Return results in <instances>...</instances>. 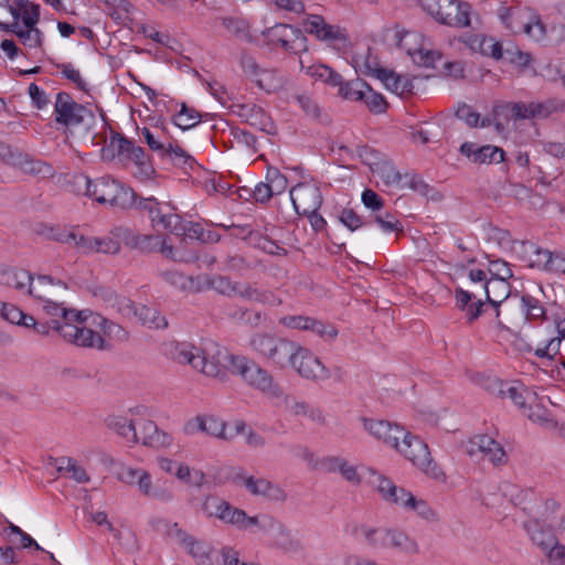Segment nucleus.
<instances>
[{
  "mask_svg": "<svg viewBox=\"0 0 565 565\" xmlns=\"http://www.w3.org/2000/svg\"><path fill=\"white\" fill-rule=\"evenodd\" d=\"M276 520L269 515H255L248 516L243 510V515L239 516L237 529L246 531H270Z\"/></svg>",
  "mask_w": 565,
  "mask_h": 565,
  "instance_id": "51",
  "label": "nucleus"
},
{
  "mask_svg": "<svg viewBox=\"0 0 565 565\" xmlns=\"http://www.w3.org/2000/svg\"><path fill=\"white\" fill-rule=\"evenodd\" d=\"M199 121V113L195 109L188 108L185 105H182L174 116V124L183 130L194 127Z\"/></svg>",
  "mask_w": 565,
  "mask_h": 565,
  "instance_id": "60",
  "label": "nucleus"
},
{
  "mask_svg": "<svg viewBox=\"0 0 565 565\" xmlns=\"http://www.w3.org/2000/svg\"><path fill=\"white\" fill-rule=\"evenodd\" d=\"M532 541L547 554L556 547H562L554 533L547 529H539L532 532Z\"/></svg>",
  "mask_w": 565,
  "mask_h": 565,
  "instance_id": "55",
  "label": "nucleus"
},
{
  "mask_svg": "<svg viewBox=\"0 0 565 565\" xmlns=\"http://www.w3.org/2000/svg\"><path fill=\"white\" fill-rule=\"evenodd\" d=\"M111 145L117 147L121 156L132 162L134 167L131 171L136 179L146 182L153 178L156 172L154 168L141 147L136 146L134 142L119 135L113 136Z\"/></svg>",
  "mask_w": 565,
  "mask_h": 565,
  "instance_id": "15",
  "label": "nucleus"
},
{
  "mask_svg": "<svg viewBox=\"0 0 565 565\" xmlns=\"http://www.w3.org/2000/svg\"><path fill=\"white\" fill-rule=\"evenodd\" d=\"M556 328L558 337L548 340L544 347L537 348L534 352L537 358L552 359L558 353L561 340H565V318L557 322Z\"/></svg>",
  "mask_w": 565,
  "mask_h": 565,
  "instance_id": "53",
  "label": "nucleus"
},
{
  "mask_svg": "<svg viewBox=\"0 0 565 565\" xmlns=\"http://www.w3.org/2000/svg\"><path fill=\"white\" fill-rule=\"evenodd\" d=\"M303 26L309 34L315 35L319 41L332 45L345 43V36L340 29L327 23L319 14H309L303 21Z\"/></svg>",
  "mask_w": 565,
  "mask_h": 565,
  "instance_id": "28",
  "label": "nucleus"
},
{
  "mask_svg": "<svg viewBox=\"0 0 565 565\" xmlns=\"http://www.w3.org/2000/svg\"><path fill=\"white\" fill-rule=\"evenodd\" d=\"M351 535L359 542L373 550H385L387 527H375L366 523H354Z\"/></svg>",
  "mask_w": 565,
  "mask_h": 565,
  "instance_id": "33",
  "label": "nucleus"
},
{
  "mask_svg": "<svg viewBox=\"0 0 565 565\" xmlns=\"http://www.w3.org/2000/svg\"><path fill=\"white\" fill-rule=\"evenodd\" d=\"M362 424L364 430L372 437L394 450L398 449L401 441L408 436V430L404 426L390 420L363 418Z\"/></svg>",
  "mask_w": 565,
  "mask_h": 565,
  "instance_id": "17",
  "label": "nucleus"
},
{
  "mask_svg": "<svg viewBox=\"0 0 565 565\" xmlns=\"http://www.w3.org/2000/svg\"><path fill=\"white\" fill-rule=\"evenodd\" d=\"M366 83L360 79L344 82L341 77V84L337 85L338 95L343 99L350 102H361L363 99V93L366 87Z\"/></svg>",
  "mask_w": 565,
  "mask_h": 565,
  "instance_id": "52",
  "label": "nucleus"
},
{
  "mask_svg": "<svg viewBox=\"0 0 565 565\" xmlns=\"http://www.w3.org/2000/svg\"><path fill=\"white\" fill-rule=\"evenodd\" d=\"M85 326L93 330V327H98L103 333L111 340L125 341L128 337L125 329L111 321H108L98 313L86 310L85 313Z\"/></svg>",
  "mask_w": 565,
  "mask_h": 565,
  "instance_id": "39",
  "label": "nucleus"
},
{
  "mask_svg": "<svg viewBox=\"0 0 565 565\" xmlns=\"http://www.w3.org/2000/svg\"><path fill=\"white\" fill-rule=\"evenodd\" d=\"M105 423L110 430H114L128 441L134 444L139 443L137 433L138 417L130 415L129 413L126 416L110 415L105 419Z\"/></svg>",
  "mask_w": 565,
  "mask_h": 565,
  "instance_id": "37",
  "label": "nucleus"
},
{
  "mask_svg": "<svg viewBox=\"0 0 565 565\" xmlns=\"http://www.w3.org/2000/svg\"><path fill=\"white\" fill-rule=\"evenodd\" d=\"M396 44L417 66L434 68L441 58V54L433 50L425 36L416 31L397 32Z\"/></svg>",
  "mask_w": 565,
  "mask_h": 565,
  "instance_id": "10",
  "label": "nucleus"
},
{
  "mask_svg": "<svg viewBox=\"0 0 565 565\" xmlns=\"http://www.w3.org/2000/svg\"><path fill=\"white\" fill-rule=\"evenodd\" d=\"M372 74L382 82L387 90L397 96L404 97L414 89V78L408 75L398 74L383 67L374 68Z\"/></svg>",
  "mask_w": 565,
  "mask_h": 565,
  "instance_id": "31",
  "label": "nucleus"
},
{
  "mask_svg": "<svg viewBox=\"0 0 565 565\" xmlns=\"http://www.w3.org/2000/svg\"><path fill=\"white\" fill-rule=\"evenodd\" d=\"M484 42V34H469L449 40V46L459 47L461 44L467 46L471 52L479 53Z\"/></svg>",
  "mask_w": 565,
  "mask_h": 565,
  "instance_id": "61",
  "label": "nucleus"
},
{
  "mask_svg": "<svg viewBox=\"0 0 565 565\" xmlns=\"http://www.w3.org/2000/svg\"><path fill=\"white\" fill-rule=\"evenodd\" d=\"M287 365L309 381L322 382L331 376L330 370L315 353L296 342L288 354Z\"/></svg>",
  "mask_w": 565,
  "mask_h": 565,
  "instance_id": "11",
  "label": "nucleus"
},
{
  "mask_svg": "<svg viewBox=\"0 0 565 565\" xmlns=\"http://www.w3.org/2000/svg\"><path fill=\"white\" fill-rule=\"evenodd\" d=\"M203 510L207 516L215 518L236 527L239 522V516L243 515V510L237 509L228 502L215 497L207 498L204 501Z\"/></svg>",
  "mask_w": 565,
  "mask_h": 565,
  "instance_id": "32",
  "label": "nucleus"
},
{
  "mask_svg": "<svg viewBox=\"0 0 565 565\" xmlns=\"http://www.w3.org/2000/svg\"><path fill=\"white\" fill-rule=\"evenodd\" d=\"M18 3L19 8H14L9 0H0V7L7 9L12 17L11 22L0 21V30L14 34L26 49H42L44 34L38 28L40 6L21 0Z\"/></svg>",
  "mask_w": 565,
  "mask_h": 565,
  "instance_id": "3",
  "label": "nucleus"
},
{
  "mask_svg": "<svg viewBox=\"0 0 565 565\" xmlns=\"http://www.w3.org/2000/svg\"><path fill=\"white\" fill-rule=\"evenodd\" d=\"M150 524L157 533L166 535L181 546H183L192 537V535L188 534L183 529H181L177 522H171L162 518H156L151 520Z\"/></svg>",
  "mask_w": 565,
  "mask_h": 565,
  "instance_id": "46",
  "label": "nucleus"
},
{
  "mask_svg": "<svg viewBox=\"0 0 565 565\" xmlns=\"http://www.w3.org/2000/svg\"><path fill=\"white\" fill-rule=\"evenodd\" d=\"M482 385L490 394L509 398L521 409H526L527 405L535 401V394L522 384L503 382L497 377H487Z\"/></svg>",
  "mask_w": 565,
  "mask_h": 565,
  "instance_id": "18",
  "label": "nucleus"
},
{
  "mask_svg": "<svg viewBox=\"0 0 565 565\" xmlns=\"http://www.w3.org/2000/svg\"><path fill=\"white\" fill-rule=\"evenodd\" d=\"M396 451L426 477L436 481H444L446 476L441 468L434 461L429 448L418 436L408 431L407 438L401 441Z\"/></svg>",
  "mask_w": 565,
  "mask_h": 565,
  "instance_id": "8",
  "label": "nucleus"
},
{
  "mask_svg": "<svg viewBox=\"0 0 565 565\" xmlns=\"http://www.w3.org/2000/svg\"><path fill=\"white\" fill-rule=\"evenodd\" d=\"M499 18L513 33L523 32L529 39L542 42L547 39V30L536 11L527 7H500Z\"/></svg>",
  "mask_w": 565,
  "mask_h": 565,
  "instance_id": "7",
  "label": "nucleus"
},
{
  "mask_svg": "<svg viewBox=\"0 0 565 565\" xmlns=\"http://www.w3.org/2000/svg\"><path fill=\"white\" fill-rule=\"evenodd\" d=\"M44 297H33L38 306L44 313L51 318L53 330L57 331L66 341L78 347L107 350L109 343L99 332L90 330L85 326L86 310L75 311L64 307L58 301L60 296L55 295L54 289L50 288L47 292L39 291Z\"/></svg>",
  "mask_w": 565,
  "mask_h": 565,
  "instance_id": "2",
  "label": "nucleus"
},
{
  "mask_svg": "<svg viewBox=\"0 0 565 565\" xmlns=\"http://www.w3.org/2000/svg\"><path fill=\"white\" fill-rule=\"evenodd\" d=\"M270 532L274 545L284 553L296 555L305 550L301 534L281 522L276 520Z\"/></svg>",
  "mask_w": 565,
  "mask_h": 565,
  "instance_id": "29",
  "label": "nucleus"
},
{
  "mask_svg": "<svg viewBox=\"0 0 565 565\" xmlns=\"http://www.w3.org/2000/svg\"><path fill=\"white\" fill-rule=\"evenodd\" d=\"M513 307L519 310V315L510 318V322L514 326L525 324L532 320L543 318L545 315V310L540 301L530 295H523L520 298L514 297L505 305L508 310H511Z\"/></svg>",
  "mask_w": 565,
  "mask_h": 565,
  "instance_id": "27",
  "label": "nucleus"
},
{
  "mask_svg": "<svg viewBox=\"0 0 565 565\" xmlns=\"http://www.w3.org/2000/svg\"><path fill=\"white\" fill-rule=\"evenodd\" d=\"M156 465L160 471L174 476L182 482H191L192 469L185 462L161 455L156 457Z\"/></svg>",
  "mask_w": 565,
  "mask_h": 565,
  "instance_id": "43",
  "label": "nucleus"
},
{
  "mask_svg": "<svg viewBox=\"0 0 565 565\" xmlns=\"http://www.w3.org/2000/svg\"><path fill=\"white\" fill-rule=\"evenodd\" d=\"M363 102L370 111L375 114L384 113L386 109V102L382 94L374 92L369 85H366L365 90L363 93Z\"/></svg>",
  "mask_w": 565,
  "mask_h": 565,
  "instance_id": "58",
  "label": "nucleus"
},
{
  "mask_svg": "<svg viewBox=\"0 0 565 565\" xmlns=\"http://www.w3.org/2000/svg\"><path fill=\"white\" fill-rule=\"evenodd\" d=\"M55 238L63 244L74 246L82 254H93L94 236H86L72 228L58 232Z\"/></svg>",
  "mask_w": 565,
  "mask_h": 565,
  "instance_id": "47",
  "label": "nucleus"
},
{
  "mask_svg": "<svg viewBox=\"0 0 565 565\" xmlns=\"http://www.w3.org/2000/svg\"><path fill=\"white\" fill-rule=\"evenodd\" d=\"M10 167L20 170L25 174H30L39 178H49L54 174V169L51 164L34 159L28 153L17 151L13 160H11Z\"/></svg>",
  "mask_w": 565,
  "mask_h": 565,
  "instance_id": "34",
  "label": "nucleus"
},
{
  "mask_svg": "<svg viewBox=\"0 0 565 565\" xmlns=\"http://www.w3.org/2000/svg\"><path fill=\"white\" fill-rule=\"evenodd\" d=\"M57 470L64 472L70 479H73L77 483H87L90 480L86 470L71 457L60 458Z\"/></svg>",
  "mask_w": 565,
  "mask_h": 565,
  "instance_id": "50",
  "label": "nucleus"
},
{
  "mask_svg": "<svg viewBox=\"0 0 565 565\" xmlns=\"http://www.w3.org/2000/svg\"><path fill=\"white\" fill-rule=\"evenodd\" d=\"M294 341L268 333H255L249 340L250 349L278 369L287 366Z\"/></svg>",
  "mask_w": 565,
  "mask_h": 565,
  "instance_id": "12",
  "label": "nucleus"
},
{
  "mask_svg": "<svg viewBox=\"0 0 565 565\" xmlns=\"http://www.w3.org/2000/svg\"><path fill=\"white\" fill-rule=\"evenodd\" d=\"M481 289L484 291L487 300L497 308L510 296V284L503 279H488Z\"/></svg>",
  "mask_w": 565,
  "mask_h": 565,
  "instance_id": "48",
  "label": "nucleus"
},
{
  "mask_svg": "<svg viewBox=\"0 0 565 565\" xmlns=\"http://www.w3.org/2000/svg\"><path fill=\"white\" fill-rule=\"evenodd\" d=\"M132 319L153 329L166 328L168 326L166 318L162 317L157 309L143 305L137 307Z\"/></svg>",
  "mask_w": 565,
  "mask_h": 565,
  "instance_id": "49",
  "label": "nucleus"
},
{
  "mask_svg": "<svg viewBox=\"0 0 565 565\" xmlns=\"http://www.w3.org/2000/svg\"><path fill=\"white\" fill-rule=\"evenodd\" d=\"M137 488L141 495L162 503H169L174 499L172 490L166 486L156 484L151 473L146 469L137 480Z\"/></svg>",
  "mask_w": 565,
  "mask_h": 565,
  "instance_id": "36",
  "label": "nucleus"
},
{
  "mask_svg": "<svg viewBox=\"0 0 565 565\" xmlns=\"http://www.w3.org/2000/svg\"><path fill=\"white\" fill-rule=\"evenodd\" d=\"M120 243L114 235L94 236L93 253L116 254Z\"/></svg>",
  "mask_w": 565,
  "mask_h": 565,
  "instance_id": "59",
  "label": "nucleus"
},
{
  "mask_svg": "<svg viewBox=\"0 0 565 565\" xmlns=\"http://www.w3.org/2000/svg\"><path fill=\"white\" fill-rule=\"evenodd\" d=\"M162 353L181 365H189L206 377L224 382L227 371L238 375L250 388L262 393L270 401L282 395V387L269 371L243 355H235L215 343L201 348L188 341H167Z\"/></svg>",
  "mask_w": 565,
  "mask_h": 565,
  "instance_id": "1",
  "label": "nucleus"
},
{
  "mask_svg": "<svg viewBox=\"0 0 565 565\" xmlns=\"http://www.w3.org/2000/svg\"><path fill=\"white\" fill-rule=\"evenodd\" d=\"M401 510L428 522L438 521V514L430 504L425 499L417 497L412 492H409L408 497L405 499Z\"/></svg>",
  "mask_w": 565,
  "mask_h": 565,
  "instance_id": "44",
  "label": "nucleus"
},
{
  "mask_svg": "<svg viewBox=\"0 0 565 565\" xmlns=\"http://www.w3.org/2000/svg\"><path fill=\"white\" fill-rule=\"evenodd\" d=\"M322 463L328 472L339 473L352 486H360L363 480V476L361 475L359 467L342 457H328Z\"/></svg>",
  "mask_w": 565,
  "mask_h": 565,
  "instance_id": "35",
  "label": "nucleus"
},
{
  "mask_svg": "<svg viewBox=\"0 0 565 565\" xmlns=\"http://www.w3.org/2000/svg\"><path fill=\"white\" fill-rule=\"evenodd\" d=\"M201 419L203 434L224 440H233L246 428V423L241 419L226 423L214 415H201Z\"/></svg>",
  "mask_w": 565,
  "mask_h": 565,
  "instance_id": "26",
  "label": "nucleus"
},
{
  "mask_svg": "<svg viewBox=\"0 0 565 565\" xmlns=\"http://www.w3.org/2000/svg\"><path fill=\"white\" fill-rule=\"evenodd\" d=\"M456 306L465 311L469 322L476 320L482 312V299L475 291L457 288L455 294Z\"/></svg>",
  "mask_w": 565,
  "mask_h": 565,
  "instance_id": "40",
  "label": "nucleus"
},
{
  "mask_svg": "<svg viewBox=\"0 0 565 565\" xmlns=\"http://www.w3.org/2000/svg\"><path fill=\"white\" fill-rule=\"evenodd\" d=\"M85 186V195L100 204H109L121 209H130L136 204L135 191L109 175L90 179L81 178Z\"/></svg>",
  "mask_w": 565,
  "mask_h": 565,
  "instance_id": "5",
  "label": "nucleus"
},
{
  "mask_svg": "<svg viewBox=\"0 0 565 565\" xmlns=\"http://www.w3.org/2000/svg\"><path fill=\"white\" fill-rule=\"evenodd\" d=\"M0 317L18 326H22L25 328H34L39 333H46V328L42 326L41 328H38L35 319L24 313L19 307H17L13 303H7L0 301Z\"/></svg>",
  "mask_w": 565,
  "mask_h": 565,
  "instance_id": "41",
  "label": "nucleus"
},
{
  "mask_svg": "<svg viewBox=\"0 0 565 565\" xmlns=\"http://www.w3.org/2000/svg\"><path fill=\"white\" fill-rule=\"evenodd\" d=\"M369 472L371 475L369 483L377 491L381 499L384 502L401 510L405 499L408 497L411 491L403 487L396 486L392 479L382 473H379L372 469H369Z\"/></svg>",
  "mask_w": 565,
  "mask_h": 565,
  "instance_id": "25",
  "label": "nucleus"
},
{
  "mask_svg": "<svg viewBox=\"0 0 565 565\" xmlns=\"http://www.w3.org/2000/svg\"><path fill=\"white\" fill-rule=\"evenodd\" d=\"M234 481L244 487L252 495L262 497L273 502H284L287 499V493L279 484L265 478L237 473Z\"/></svg>",
  "mask_w": 565,
  "mask_h": 565,
  "instance_id": "22",
  "label": "nucleus"
},
{
  "mask_svg": "<svg viewBox=\"0 0 565 565\" xmlns=\"http://www.w3.org/2000/svg\"><path fill=\"white\" fill-rule=\"evenodd\" d=\"M135 246L146 252H160L167 258L174 260L182 259L177 255L173 246L168 243V239L160 235H138L135 238Z\"/></svg>",
  "mask_w": 565,
  "mask_h": 565,
  "instance_id": "38",
  "label": "nucleus"
},
{
  "mask_svg": "<svg viewBox=\"0 0 565 565\" xmlns=\"http://www.w3.org/2000/svg\"><path fill=\"white\" fill-rule=\"evenodd\" d=\"M419 6L437 22L452 28L471 24V6L459 0H418Z\"/></svg>",
  "mask_w": 565,
  "mask_h": 565,
  "instance_id": "9",
  "label": "nucleus"
},
{
  "mask_svg": "<svg viewBox=\"0 0 565 565\" xmlns=\"http://www.w3.org/2000/svg\"><path fill=\"white\" fill-rule=\"evenodd\" d=\"M264 35L268 42L275 46H279L287 52L298 53L306 51L307 39L301 31L288 24L278 23L267 29Z\"/></svg>",
  "mask_w": 565,
  "mask_h": 565,
  "instance_id": "20",
  "label": "nucleus"
},
{
  "mask_svg": "<svg viewBox=\"0 0 565 565\" xmlns=\"http://www.w3.org/2000/svg\"><path fill=\"white\" fill-rule=\"evenodd\" d=\"M497 117L503 116L514 121L546 119L553 114L565 111V102L557 97L544 100L511 102L497 106Z\"/></svg>",
  "mask_w": 565,
  "mask_h": 565,
  "instance_id": "6",
  "label": "nucleus"
},
{
  "mask_svg": "<svg viewBox=\"0 0 565 565\" xmlns=\"http://www.w3.org/2000/svg\"><path fill=\"white\" fill-rule=\"evenodd\" d=\"M467 452L470 457L487 460L492 465H503L508 460L501 443L489 435L473 436L467 444Z\"/></svg>",
  "mask_w": 565,
  "mask_h": 565,
  "instance_id": "19",
  "label": "nucleus"
},
{
  "mask_svg": "<svg viewBox=\"0 0 565 565\" xmlns=\"http://www.w3.org/2000/svg\"><path fill=\"white\" fill-rule=\"evenodd\" d=\"M266 182L273 195L281 194L288 186L287 178L277 169H269L267 171Z\"/></svg>",
  "mask_w": 565,
  "mask_h": 565,
  "instance_id": "62",
  "label": "nucleus"
},
{
  "mask_svg": "<svg viewBox=\"0 0 565 565\" xmlns=\"http://www.w3.org/2000/svg\"><path fill=\"white\" fill-rule=\"evenodd\" d=\"M527 418L533 422L534 424H537L546 429H553L556 427L557 423L550 416V413L540 405H532L530 404L526 409Z\"/></svg>",
  "mask_w": 565,
  "mask_h": 565,
  "instance_id": "54",
  "label": "nucleus"
},
{
  "mask_svg": "<svg viewBox=\"0 0 565 565\" xmlns=\"http://www.w3.org/2000/svg\"><path fill=\"white\" fill-rule=\"evenodd\" d=\"M279 323L288 329L312 332L324 341H331L338 335L332 324L308 316H286L279 319Z\"/></svg>",
  "mask_w": 565,
  "mask_h": 565,
  "instance_id": "23",
  "label": "nucleus"
},
{
  "mask_svg": "<svg viewBox=\"0 0 565 565\" xmlns=\"http://www.w3.org/2000/svg\"><path fill=\"white\" fill-rule=\"evenodd\" d=\"M385 548H392L406 555H415L419 552L417 542L398 529H388Z\"/></svg>",
  "mask_w": 565,
  "mask_h": 565,
  "instance_id": "42",
  "label": "nucleus"
},
{
  "mask_svg": "<svg viewBox=\"0 0 565 565\" xmlns=\"http://www.w3.org/2000/svg\"><path fill=\"white\" fill-rule=\"evenodd\" d=\"M277 405H284L287 412L296 416L306 415L307 408L309 406L308 403L303 401H298L297 398L286 394L282 390V395L280 397H276L274 401Z\"/></svg>",
  "mask_w": 565,
  "mask_h": 565,
  "instance_id": "56",
  "label": "nucleus"
},
{
  "mask_svg": "<svg viewBox=\"0 0 565 565\" xmlns=\"http://www.w3.org/2000/svg\"><path fill=\"white\" fill-rule=\"evenodd\" d=\"M239 284L241 282H232L222 276L213 277L210 281V285L214 290L228 297H237Z\"/></svg>",
  "mask_w": 565,
  "mask_h": 565,
  "instance_id": "63",
  "label": "nucleus"
},
{
  "mask_svg": "<svg viewBox=\"0 0 565 565\" xmlns=\"http://www.w3.org/2000/svg\"><path fill=\"white\" fill-rule=\"evenodd\" d=\"M300 68L307 75L316 81H320L331 87H335L341 84V75L324 64H310L307 65L305 60L300 57Z\"/></svg>",
  "mask_w": 565,
  "mask_h": 565,
  "instance_id": "45",
  "label": "nucleus"
},
{
  "mask_svg": "<svg viewBox=\"0 0 565 565\" xmlns=\"http://www.w3.org/2000/svg\"><path fill=\"white\" fill-rule=\"evenodd\" d=\"M292 206L297 214L312 213L322 204V194L318 184L313 181L298 183L289 191Z\"/></svg>",
  "mask_w": 565,
  "mask_h": 565,
  "instance_id": "21",
  "label": "nucleus"
},
{
  "mask_svg": "<svg viewBox=\"0 0 565 565\" xmlns=\"http://www.w3.org/2000/svg\"><path fill=\"white\" fill-rule=\"evenodd\" d=\"M44 282V278H33L25 269L0 264V286L13 288L18 292L28 294L31 297H44L39 292Z\"/></svg>",
  "mask_w": 565,
  "mask_h": 565,
  "instance_id": "16",
  "label": "nucleus"
},
{
  "mask_svg": "<svg viewBox=\"0 0 565 565\" xmlns=\"http://www.w3.org/2000/svg\"><path fill=\"white\" fill-rule=\"evenodd\" d=\"M182 547L198 564H205L209 561V546L195 537L192 536Z\"/></svg>",
  "mask_w": 565,
  "mask_h": 565,
  "instance_id": "57",
  "label": "nucleus"
},
{
  "mask_svg": "<svg viewBox=\"0 0 565 565\" xmlns=\"http://www.w3.org/2000/svg\"><path fill=\"white\" fill-rule=\"evenodd\" d=\"M129 414L138 417L137 433L139 443L143 446L167 449L173 445V436L158 428L146 406L132 407L129 409Z\"/></svg>",
  "mask_w": 565,
  "mask_h": 565,
  "instance_id": "13",
  "label": "nucleus"
},
{
  "mask_svg": "<svg viewBox=\"0 0 565 565\" xmlns=\"http://www.w3.org/2000/svg\"><path fill=\"white\" fill-rule=\"evenodd\" d=\"M98 114L103 117V114L96 106L78 104L65 92L56 94L54 119L67 132L73 134L77 130L84 132L93 131L97 124Z\"/></svg>",
  "mask_w": 565,
  "mask_h": 565,
  "instance_id": "4",
  "label": "nucleus"
},
{
  "mask_svg": "<svg viewBox=\"0 0 565 565\" xmlns=\"http://www.w3.org/2000/svg\"><path fill=\"white\" fill-rule=\"evenodd\" d=\"M134 206L148 211L151 222L156 227H161L172 234H179L184 231L181 217L175 213L164 212L154 198L141 199Z\"/></svg>",
  "mask_w": 565,
  "mask_h": 565,
  "instance_id": "24",
  "label": "nucleus"
},
{
  "mask_svg": "<svg viewBox=\"0 0 565 565\" xmlns=\"http://www.w3.org/2000/svg\"><path fill=\"white\" fill-rule=\"evenodd\" d=\"M553 252L544 248H535L530 255V265L533 268L548 271Z\"/></svg>",
  "mask_w": 565,
  "mask_h": 565,
  "instance_id": "64",
  "label": "nucleus"
},
{
  "mask_svg": "<svg viewBox=\"0 0 565 565\" xmlns=\"http://www.w3.org/2000/svg\"><path fill=\"white\" fill-rule=\"evenodd\" d=\"M459 150L462 156L477 164L500 163L504 160L503 149L492 145L479 147L475 142L466 141Z\"/></svg>",
  "mask_w": 565,
  "mask_h": 565,
  "instance_id": "30",
  "label": "nucleus"
},
{
  "mask_svg": "<svg viewBox=\"0 0 565 565\" xmlns=\"http://www.w3.org/2000/svg\"><path fill=\"white\" fill-rule=\"evenodd\" d=\"M241 64L246 77L268 94L277 93L288 84V78L285 74L275 68L260 65L252 56H243Z\"/></svg>",
  "mask_w": 565,
  "mask_h": 565,
  "instance_id": "14",
  "label": "nucleus"
}]
</instances>
